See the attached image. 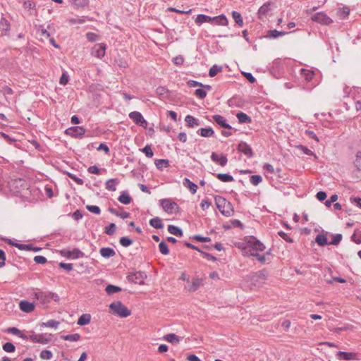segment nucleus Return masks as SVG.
Returning a JSON list of instances; mask_svg holds the SVG:
<instances>
[{"mask_svg":"<svg viewBox=\"0 0 361 361\" xmlns=\"http://www.w3.org/2000/svg\"><path fill=\"white\" fill-rule=\"evenodd\" d=\"M202 285V280L200 279H192L190 286L188 287V290L190 292L196 291Z\"/></svg>","mask_w":361,"mask_h":361,"instance_id":"2f4dec72","label":"nucleus"},{"mask_svg":"<svg viewBox=\"0 0 361 361\" xmlns=\"http://www.w3.org/2000/svg\"><path fill=\"white\" fill-rule=\"evenodd\" d=\"M11 25L8 20L4 16H1L0 19V30L4 32V35H7L10 30Z\"/></svg>","mask_w":361,"mask_h":361,"instance_id":"4be33fe9","label":"nucleus"},{"mask_svg":"<svg viewBox=\"0 0 361 361\" xmlns=\"http://www.w3.org/2000/svg\"><path fill=\"white\" fill-rule=\"evenodd\" d=\"M238 150L245 155L247 158H252L254 153L252 147L245 142L241 141L238 145Z\"/></svg>","mask_w":361,"mask_h":361,"instance_id":"ddd939ff","label":"nucleus"},{"mask_svg":"<svg viewBox=\"0 0 361 361\" xmlns=\"http://www.w3.org/2000/svg\"><path fill=\"white\" fill-rule=\"evenodd\" d=\"M99 253L104 258H109L116 255L115 250L109 247H102L99 250Z\"/></svg>","mask_w":361,"mask_h":361,"instance_id":"b1692460","label":"nucleus"},{"mask_svg":"<svg viewBox=\"0 0 361 361\" xmlns=\"http://www.w3.org/2000/svg\"><path fill=\"white\" fill-rule=\"evenodd\" d=\"M129 118L132 119L137 126L146 128L147 121L145 119L142 114L139 111H132L129 114Z\"/></svg>","mask_w":361,"mask_h":361,"instance_id":"9d476101","label":"nucleus"},{"mask_svg":"<svg viewBox=\"0 0 361 361\" xmlns=\"http://www.w3.org/2000/svg\"><path fill=\"white\" fill-rule=\"evenodd\" d=\"M160 203L164 210L168 213H170L173 209L174 206L177 205L175 202H173L167 199L161 200Z\"/></svg>","mask_w":361,"mask_h":361,"instance_id":"6ab92c4d","label":"nucleus"},{"mask_svg":"<svg viewBox=\"0 0 361 361\" xmlns=\"http://www.w3.org/2000/svg\"><path fill=\"white\" fill-rule=\"evenodd\" d=\"M119 242L121 245L124 247H129L133 244V240L126 236L121 237L119 240Z\"/></svg>","mask_w":361,"mask_h":361,"instance_id":"09e8293b","label":"nucleus"},{"mask_svg":"<svg viewBox=\"0 0 361 361\" xmlns=\"http://www.w3.org/2000/svg\"><path fill=\"white\" fill-rule=\"evenodd\" d=\"M183 185L185 188H188L192 194H195L197 190V185L192 182L189 178H185L183 180Z\"/></svg>","mask_w":361,"mask_h":361,"instance_id":"aec40b11","label":"nucleus"},{"mask_svg":"<svg viewBox=\"0 0 361 361\" xmlns=\"http://www.w3.org/2000/svg\"><path fill=\"white\" fill-rule=\"evenodd\" d=\"M355 165L357 170L361 171V151L357 154Z\"/></svg>","mask_w":361,"mask_h":361,"instance_id":"774afa93","label":"nucleus"},{"mask_svg":"<svg viewBox=\"0 0 361 361\" xmlns=\"http://www.w3.org/2000/svg\"><path fill=\"white\" fill-rule=\"evenodd\" d=\"M211 159L212 161L219 164L221 166H225L228 162L227 157L224 154H218L216 152H212L211 154Z\"/></svg>","mask_w":361,"mask_h":361,"instance_id":"2eb2a0df","label":"nucleus"},{"mask_svg":"<svg viewBox=\"0 0 361 361\" xmlns=\"http://www.w3.org/2000/svg\"><path fill=\"white\" fill-rule=\"evenodd\" d=\"M2 348L3 350L7 353H13L16 350L15 345L11 342L4 343Z\"/></svg>","mask_w":361,"mask_h":361,"instance_id":"3c124183","label":"nucleus"},{"mask_svg":"<svg viewBox=\"0 0 361 361\" xmlns=\"http://www.w3.org/2000/svg\"><path fill=\"white\" fill-rule=\"evenodd\" d=\"M216 176L219 180L224 183L231 182L234 180L233 177L228 173H217Z\"/></svg>","mask_w":361,"mask_h":361,"instance_id":"ea45409f","label":"nucleus"},{"mask_svg":"<svg viewBox=\"0 0 361 361\" xmlns=\"http://www.w3.org/2000/svg\"><path fill=\"white\" fill-rule=\"evenodd\" d=\"M61 255L71 259H76L84 256V253L78 248H74L73 250L63 249L61 250Z\"/></svg>","mask_w":361,"mask_h":361,"instance_id":"423d86ee","label":"nucleus"},{"mask_svg":"<svg viewBox=\"0 0 361 361\" xmlns=\"http://www.w3.org/2000/svg\"><path fill=\"white\" fill-rule=\"evenodd\" d=\"M119 183L118 178H110L105 183L106 189L109 191H116V185Z\"/></svg>","mask_w":361,"mask_h":361,"instance_id":"5701e85b","label":"nucleus"},{"mask_svg":"<svg viewBox=\"0 0 361 361\" xmlns=\"http://www.w3.org/2000/svg\"><path fill=\"white\" fill-rule=\"evenodd\" d=\"M168 231L176 236L181 237L183 234L182 229L174 225H169Z\"/></svg>","mask_w":361,"mask_h":361,"instance_id":"473e14b6","label":"nucleus"},{"mask_svg":"<svg viewBox=\"0 0 361 361\" xmlns=\"http://www.w3.org/2000/svg\"><path fill=\"white\" fill-rule=\"evenodd\" d=\"M315 240L320 246H324L327 244H329V243H328L326 236L323 234L317 235Z\"/></svg>","mask_w":361,"mask_h":361,"instance_id":"79ce46f5","label":"nucleus"},{"mask_svg":"<svg viewBox=\"0 0 361 361\" xmlns=\"http://www.w3.org/2000/svg\"><path fill=\"white\" fill-rule=\"evenodd\" d=\"M34 297L42 304L47 305L51 302L49 291H37L34 293Z\"/></svg>","mask_w":361,"mask_h":361,"instance_id":"4468645a","label":"nucleus"},{"mask_svg":"<svg viewBox=\"0 0 361 361\" xmlns=\"http://www.w3.org/2000/svg\"><path fill=\"white\" fill-rule=\"evenodd\" d=\"M19 307L23 312L26 313H30L35 309L34 303L27 300H21L19 303Z\"/></svg>","mask_w":361,"mask_h":361,"instance_id":"dca6fc26","label":"nucleus"},{"mask_svg":"<svg viewBox=\"0 0 361 361\" xmlns=\"http://www.w3.org/2000/svg\"><path fill=\"white\" fill-rule=\"evenodd\" d=\"M87 39L92 42H94L98 39V35L96 33L89 32L86 34Z\"/></svg>","mask_w":361,"mask_h":361,"instance_id":"338daca9","label":"nucleus"},{"mask_svg":"<svg viewBox=\"0 0 361 361\" xmlns=\"http://www.w3.org/2000/svg\"><path fill=\"white\" fill-rule=\"evenodd\" d=\"M159 252L162 255H167L169 253V247H168L167 244L165 242H164V241H161L159 244Z\"/></svg>","mask_w":361,"mask_h":361,"instance_id":"de8ad7c7","label":"nucleus"},{"mask_svg":"<svg viewBox=\"0 0 361 361\" xmlns=\"http://www.w3.org/2000/svg\"><path fill=\"white\" fill-rule=\"evenodd\" d=\"M247 247L250 250V253L264 251L265 249L264 244L255 237H250L247 241Z\"/></svg>","mask_w":361,"mask_h":361,"instance_id":"39448f33","label":"nucleus"},{"mask_svg":"<svg viewBox=\"0 0 361 361\" xmlns=\"http://www.w3.org/2000/svg\"><path fill=\"white\" fill-rule=\"evenodd\" d=\"M59 322L50 319L47 321L46 322H42L41 324V326L48 327V328H54L56 329L59 327Z\"/></svg>","mask_w":361,"mask_h":361,"instance_id":"a19ab883","label":"nucleus"},{"mask_svg":"<svg viewBox=\"0 0 361 361\" xmlns=\"http://www.w3.org/2000/svg\"><path fill=\"white\" fill-rule=\"evenodd\" d=\"M342 240V235L340 233L334 234L333 239L329 242V245H338Z\"/></svg>","mask_w":361,"mask_h":361,"instance_id":"864d4df0","label":"nucleus"},{"mask_svg":"<svg viewBox=\"0 0 361 361\" xmlns=\"http://www.w3.org/2000/svg\"><path fill=\"white\" fill-rule=\"evenodd\" d=\"M267 271L260 270L247 276L246 281L251 289L258 288L263 285L267 279Z\"/></svg>","mask_w":361,"mask_h":361,"instance_id":"f257e3e1","label":"nucleus"},{"mask_svg":"<svg viewBox=\"0 0 361 361\" xmlns=\"http://www.w3.org/2000/svg\"><path fill=\"white\" fill-rule=\"evenodd\" d=\"M109 308L114 314L122 318L127 317L131 314L130 310L120 301L111 303Z\"/></svg>","mask_w":361,"mask_h":361,"instance_id":"7ed1b4c3","label":"nucleus"},{"mask_svg":"<svg viewBox=\"0 0 361 361\" xmlns=\"http://www.w3.org/2000/svg\"><path fill=\"white\" fill-rule=\"evenodd\" d=\"M149 223L151 226L157 229H161L164 227L161 219L157 216L150 219Z\"/></svg>","mask_w":361,"mask_h":361,"instance_id":"7c9ffc66","label":"nucleus"},{"mask_svg":"<svg viewBox=\"0 0 361 361\" xmlns=\"http://www.w3.org/2000/svg\"><path fill=\"white\" fill-rule=\"evenodd\" d=\"M86 209L89 212H90L93 214H100V213H101V209H100L99 207H98L97 205H87Z\"/></svg>","mask_w":361,"mask_h":361,"instance_id":"13d9d810","label":"nucleus"},{"mask_svg":"<svg viewBox=\"0 0 361 361\" xmlns=\"http://www.w3.org/2000/svg\"><path fill=\"white\" fill-rule=\"evenodd\" d=\"M195 94L200 99H204L207 96V92L202 88H199L195 90Z\"/></svg>","mask_w":361,"mask_h":361,"instance_id":"e2e57ef3","label":"nucleus"},{"mask_svg":"<svg viewBox=\"0 0 361 361\" xmlns=\"http://www.w3.org/2000/svg\"><path fill=\"white\" fill-rule=\"evenodd\" d=\"M61 339L71 342H76L80 339V335L79 334H73L68 335H63L61 336Z\"/></svg>","mask_w":361,"mask_h":361,"instance_id":"e433bc0d","label":"nucleus"},{"mask_svg":"<svg viewBox=\"0 0 361 361\" xmlns=\"http://www.w3.org/2000/svg\"><path fill=\"white\" fill-rule=\"evenodd\" d=\"M236 117L238 119L240 123H250L252 121L251 118L245 113L242 111L238 112L236 114Z\"/></svg>","mask_w":361,"mask_h":361,"instance_id":"c756f323","label":"nucleus"},{"mask_svg":"<svg viewBox=\"0 0 361 361\" xmlns=\"http://www.w3.org/2000/svg\"><path fill=\"white\" fill-rule=\"evenodd\" d=\"M91 321V316L89 314H82L78 320V324L80 326H85L88 324Z\"/></svg>","mask_w":361,"mask_h":361,"instance_id":"72a5a7b5","label":"nucleus"},{"mask_svg":"<svg viewBox=\"0 0 361 361\" xmlns=\"http://www.w3.org/2000/svg\"><path fill=\"white\" fill-rule=\"evenodd\" d=\"M269 6V2H267L260 6L258 10V16L260 18L265 17L268 14L269 11H270Z\"/></svg>","mask_w":361,"mask_h":361,"instance_id":"c85d7f7f","label":"nucleus"},{"mask_svg":"<svg viewBox=\"0 0 361 361\" xmlns=\"http://www.w3.org/2000/svg\"><path fill=\"white\" fill-rule=\"evenodd\" d=\"M222 71V67L216 64L212 66L209 71V75L210 77H214L218 73Z\"/></svg>","mask_w":361,"mask_h":361,"instance_id":"c03bdc74","label":"nucleus"},{"mask_svg":"<svg viewBox=\"0 0 361 361\" xmlns=\"http://www.w3.org/2000/svg\"><path fill=\"white\" fill-rule=\"evenodd\" d=\"M212 25H227L228 23V20L225 15L221 14L218 16H214L212 18Z\"/></svg>","mask_w":361,"mask_h":361,"instance_id":"f3484780","label":"nucleus"},{"mask_svg":"<svg viewBox=\"0 0 361 361\" xmlns=\"http://www.w3.org/2000/svg\"><path fill=\"white\" fill-rule=\"evenodd\" d=\"M68 176L74 180L78 185H82L84 183V181L82 178L76 176L75 174L68 172Z\"/></svg>","mask_w":361,"mask_h":361,"instance_id":"bf43d9fd","label":"nucleus"},{"mask_svg":"<svg viewBox=\"0 0 361 361\" xmlns=\"http://www.w3.org/2000/svg\"><path fill=\"white\" fill-rule=\"evenodd\" d=\"M287 32H281V31H278L276 30H269V33H268V36L269 37H272V38H276L279 36H283L284 35H286Z\"/></svg>","mask_w":361,"mask_h":361,"instance_id":"603ef678","label":"nucleus"},{"mask_svg":"<svg viewBox=\"0 0 361 361\" xmlns=\"http://www.w3.org/2000/svg\"><path fill=\"white\" fill-rule=\"evenodd\" d=\"M116 225L114 223H111L109 226L105 228V233L107 235H112L116 231Z\"/></svg>","mask_w":361,"mask_h":361,"instance_id":"5fc2aeb1","label":"nucleus"},{"mask_svg":"<svg viewBox=\"0 0 361 361\" xmlns=\"http://www.w3.org/2000/svg\"><path fill=\"white\" fill-rule=\"evenodd\" d=\"M154 164L159 170H162L164 168H167L169 166V161L168 159H156Z\"/></svg>","mask_w":361,"mask_h":361,"instance_id":"f704fd0d","label":"nucleus"},{"mask_svg":"<svg viewBox=\"0 0 361 361\" xmlns=\"http://www.w3.org/2000/svg\"><path fill=\"white\" fill-rule=\"evenodd\" d=\"M146 278L147 275L145 273L140 271H133L127 276V279L129 282L138 285H143Z\"/></svg>","mask_w":361,"mask_h":361,"instance_id":"20e7f679","label":"nucleus"},{"mask_svg":"<svg viewBox=\"0 0 361 361\" xmlns=\"http://www.w3.org/2000/svg\"><path fill=\"white\" fill-rule=\"evenodd\" d=\"M336 356L338 360L343 361L357 360L359 359L357 353L354 352L338 351Z\"/></svg>","mask_w":361,"mask_h":361,"instance_id":"9b49d317","label":"nucleus"},{"mask_svg":"<svg viewBox=\"0 0 361 361\" xmlns=\"http://www.w3.org/2000/svg\"><path fill=\"white\" fill-rule=\"evenodd\" d=\"M142 151L148 158H152L154 155L153 151L149 145H146L144 148L142 149Z\"/></svg>","mask_w":361,"mask_h":361,"instance_id":"052dcab7","label":"nucleus"},{"mask_svg":"<svg viewBox=\"0 0 361 361\" xmlns=\"http://www.w3.org/2000/svg\"><path fill=\"white\" fill-rule=\"evenodd\" d=\"M105 290L109 295H111L121 291V288L114 285H108Z\"/></svg>","mask_w":361,"mask_h":361,"instance_id":"a18cd8bd","label":"nucleus"},{"mask_svg":"<svg viewBox=\"0 0 361 361\" xmlns=\"http://www.w3.org/2000/svg\"><path fill=\"white\" fill-rule=\"evenodd\" d=\"M185 121L188 127L194 128L200 125L199 120L192 116L188 115L185 118Z\"/></svg>","mask_w":361,"mask_h":361,"instance_id":"393cba45","label":"nucleus"},{"mask_svg":"<svg viewBox=\"0 0 361 361\" xmlns=\"http://www.w3.org/2000/svg\"><path fill=\"white\" fill-rule=\"evenodd\" d=\"M118 200L123 204H129L133 199L129 195V192L126 190L122 191L120 196L118 197Z\"/></svg>","mask_w":361,"mask_h":361,"instance_id":"412c9836","label":"nucleus"},{"mask_svg":"<svg viewBox=\"0 0 361 361\" xmlns=\"http://www.w3.org/2000/svg\"><path fill=\"white\" fill-rule=\"evenodd\" d=\"M301 75L306 82H310L314 76V73L312 71L302 68L300 70Z\"/></svg>","mask_w":361,"mask_h":361,"instance_id":"cd10ccee","label":"nucleus"},{"mask_svg":"<svg viewBox=\"0 0 361 361\" xmlns=\"http://www.w3.org/2000/svg\"><path fill=\"white\" fill-rule=\"evenodd\" d=\"M106 50V45L104 43L96 44L92 49L91 55L101 59L104 57Z\"/></svg>","mask_w":361,"mask_h":361,"instance_id":"6e6552de","label":"nucleus"},{"mask_svg":"<svg viewBox=\"0 0 361 361\" xmlns=\"http://www.w3.org/2000/svg\"><path fill=\"white\" fill-rule=\"evenodd\" d=\"M51 334H32L29 336L30 340H31L34 343H40V344H47L51 341Z\"/></svg>","mask_w":361,"mask_h":361,"instance_id":"1a4fd4ad","label":"nucleus"},{"mask_svg":"<svg viewBox=\"0 0 361 361\" xmlns=\"http://www.w3.org/2000/svg\"><path fill=\"white\" fill-rule=\"evenodd\" d=\"M263 169L267 171V172L271 173V174L279 173L281 172V169H275L271 164H268V163L265 164L263 166Z\"/></svg>","mask_w":361,"mask_h":361,"instance_id":"37998d69","label":"nucleus"},{"mask_svg":"<svg viewBox=\"0 0 361 361\" xmlns=\"http://www.w3.org/2000/svg\"><path fill=\"white\" fill-rule=\"evenodd\" d=\"M212 18L207 15L204 14H198L195 20V23L197 25H201L204 23H212Z\"/></svg>","mask_w":361,"mask_h":361,"instance_id":"bb28decb","label":"nucleus"},{"mask_svg":"<svg viewBox=\"0 0 361 361\" xmlns=\"http://www.w3.org/2000/svg\"><path fill=\"white\" fill-rule=\"evenodd\" d=\"M214 121L219 124L220 126L227 128V129H231L232 127L230 124L227 123L226 119L221 115H214L213 116Z\"/></svg>","mask_w":361,"mask_h":361,"instance_id":"a211bd4d","label":"nucleus"},{"mask_svg":"<svg viewBox=\"0 0 361 361\" xmlns=\"http://www.w3.org/2000/svg\"><path fill=\"white\" fill-rule=\"evenodd\" d=\"M215 201L217 208L224 216L229 217L233 215V209L230 202L222 197H216Z\"/></svg>","mask_w":361,"mask_h":361,"instance_id":"f03ea898","label":"nucleus"},{"mask_svg":"<svg viewBox=\"0 0 361 361\" xmlns=\"http://www.w3.org/2000/svg\"><path fill=\"white\" fill-rule=\"evenodd\" d=\"M68 21L71 24H76V23L82 24V23H85V19L84 17L71 18L68 19Z\"/></svg>","mask_w":361,"mask_h":361,"instance_id":"0e129e2a","label":"nucleus"},{"mask_svg":"<svg viewBox=\"0 0 361 361\" xmlns=\"http://www.w3.org/2000/svg\"><path fill=\"white\" fill-rule=\"evenodd\" d=\"M231 15H232V17H233V20H235V23L239 27H243L244 23H243V19L241 14L238 11H232Z\"/></svg>","mask_w":361,"mask_h":361,"instance_id":"4c0bfd02","label":"nucleus"},{"mask_svg":"<svg viewBox=\"0 0 361 361\" xmlns=\"http://www.w3.org/2000/svg\"><path fill=\"white\" fill-rule=\"evenodd\" d=\"M39 357L42 360H49L52 358L53 354L49 350H43L40 352Z\"/></svg>","mask_w":361,"mask_h":361,"instance_id":"49530a36","label":"nucleus"},{"mask_svg":"<svg viewBox=\"0 0 361 361\" xmlns=\"http://www.w3.org/2000/svg\"><path fill=\"white\" fill-rule=\"evenodd\" d=\"M250 255L256 257L257 260L262 264H264L267 261L265 255H260L258 252H251Z\"/></svg>","mask_w":361,"mask_h":361,"instance_id":"6e6d98bb","label":"nucleus"},{"mask_svg":"<svg viewBox=\"0 0 361 361\" xmlns=\"http://www.w3.org/2000/svg\"><path fill=\"white\" fill-rule=\"evenodd\" d=\"M211 201H209L208 198H204L202 200L200 207L202 210L205 211L211 206Z\"/></svg>","mask_w":361,"mask_h":361,"instance_id":"680f3d73","label":"nucleus"},{"mask_svg":"<svg viewBox=\"0 0 361 361\" xmlns=\"http://www.w3.org/2000/svg\"><path fill=\"white\" fill-rule=\"evenodd\" d=\"M59 266L60 268H61L67 271H70L73 269V264H70V263L60 262Z\"/></svg>","mask_w":361,"mask_h":361,"instance_id":"69168bd1","label":"nucleus"},{"mask_svg":"<svg viewBox=\"0 0 361 361\" xmlns=\"http://www.w3.org/2000/svg\"><path fill=\"white\" fill-rule=\"evenodd\" d=\"M155 92L159 97H165L169 90L164 87L159 86L156 89Z\"/></svg>","mask_w":361,"mask_h":361,"instance_id":"4d7b16f0","label":"nucleus"},{"mask_svg":"<svg viewBox=\"0 0 361 361\" xmlns=\"http://www.w3.org/2000/svg\"><path fill=\"white\" fill-rule=\"evenodd\" d=\"M163 339L172 344H178L180 341L181 338L178 337L175 334H169L165 335Z\"/></svg>","mask_w":361,"mask_h":361,"instance_id":"a878e982","label":"nucleus"},{"mask_svg":"<svg viewBox=\"0 0 361 361\" xmlns=\"http://www.w3.org/2000/svg\"><path fill=\"white\" fill-rule=\"evenodd\" d=\"M197 133L202 137H211L214 131L212 128H202L197 131Z\"/></svg>","mask_w":361,"mask_h":361,"instance_id":"58836bf2","label":"nucleus"},{"mask_svg":"<svg viewBox=\"0 0 361 361\" xmlns=\"http://www.w3.org/2000/svg\"><path fill=\"white\" fill-rule=\"evenodd\" d=\"M7 240L9 243V244L14 245L15 247H18L20 250L30 251L32 249L31 244H20V243H13L10 239H8Z\"/></svg>","mask_w":361,"mask_h":361,"instance_id":"c9c22d12","label":"nucleus"},{"mask_svg":"<svg viewBox=\"0 0 361 361\" xmlns=\"http://www.w3.org/2000/svg\"><path fill=\"white\" fill-rule=\"evenodd\" d=\"M65 133L73 137H81L85 133V129L82 126H73L66 129Z\"/></svg>","mask_w":361,"mask_h":361,"instance_id":"f8f14e48","label":"nucleus"},{"mask_svg":"<svg viewBox=\"0 0 361 361\" xmlns=\"http://www.w3.org/2000/svg\"><path fill=\"white\" fill-rule=\"evenodd\" d=\"M311 19L312 21L322 24L330 25L333 20L324 12H318L312 16Z\"/></svg>","mask_w":361,"mask_h":361,"instance_id":"0eeeda50","label":"nucleus"},{"mask_svg":"<svg viewBox=\"0 0 361 361\" xmlns=\"http://www.w3.org/2000/svg\"><path fill=\"white\" fill-rule=\"evenodd\" d=\"M262 178L259 175H252L250 178V183L255 186L259 185L262 182Z\"/></svg>","mask_w":361,"mask_h":361,"instance_id":"8fccbe9b","label":"nucleus"}]
</instances>
